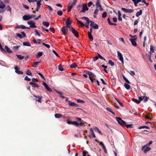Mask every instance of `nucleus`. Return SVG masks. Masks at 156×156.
Masks as SVG:
<instances>
[{
	"instance_id": "f8f14e48",
	"label": "nucleus",
	"mask_w": 156,
	"mask_h": 156,
	"mask_svg": "<svg viewBox=\"0 0 156 156\" xmlns=\"http://www.w3.org/2000/svg\"><path fill=\"white\" fill-rule=\"evenodd\" d=\"M15 72L16 73L18 74H23V73L21 71L19 70V68L17 66L15 67Z\"/></svg>"
},
{
	"instance_id": "4c0bfd02",
	"label": "nucleus",
	"mask_w": 156,
	"mask_h": 156,
	"mask_svg": "<svg viewBox=\"0 0 156 156\" xmlns=\"http://www.w3.org/2000/svg\"><path fill=\"white\" fill-rule=\"evenodd\" d=\"M94 129L95 130H96L101 135L102 134L101 131L97 127H95L94 128Z\"/></svg>"
},
{
	"instance_id": "338daca9",
	"label": "nucleus",
	"mask_w": 156,
	"mask_h": 156,
	"mask_svg": "<svg viewBox=\"0 0 156 156\" xmlns=\"http://www.w3.org/2000/svg\"><path fill=\"white\" fill-rule=\"evenodd\" d=\"M45 88L48 90L50 92H51L52 91L51 89L48 87V86L46 87Z\"/></svg>"
},
{
	"instance_id": "3c124183",
	"label": "nucleus",
	"mask_w": 156,
	"mask_h": 156,
	"mask_svg": "<svg viewBox=\"0 0 156 156\" xmlns=\"http://www.w3.org/2000/svg\"><path fill=\"white\" fill-rule=\"evenodd\" d=\"M55 31V29L53 28H51L50 29V32L51 33L54 34Z\"/></svg>"
},
{
	"instance_id": "f3484780",
	"label": "nucleus",
	"mask_w": 156,
	"mask_h": 156,
	"mask_svg": "<svg viewBox=\"0 0 156 156\" xmlns=\"http://www.w3.org/2000/svg\"><path fill=\"white\" fill-rule=\"evenodd\" d=\"M100 145L102 146L103 149L104 150L105 152L106 153H107V151L104 144L102 142H100Z\"/></svg>"
},
{
	"instance_id": "69168bd1",
	"label": "nucleus",
	"mask_w": 156,
	"mask_h": 156,
	"mask_svg": "<svg viewBox=\"0 0 156 156\" xmlns=\"http://www.w3.org/2000/svg\"><path fill=\"white\" fill-rule=\"evenodd\" d=\"M45 88L48 90L50 92H51L52 91L51 89L48 87V86L46 87Z\"/></svg>"
},
{
	"instance_id": "bb28decb",
	"label": "nucleus",
	"mask_w": 156,
	"mask_h": 156,
	"mask_svg": "<svg viewBox=\"0 0 156 156\" xmlns=\"http://www.w3.org/2000/svg\"><path fill=\"white\" fill-rule=\"evenodd\" d=\"M55 116L56 118H59L61 117L62 115L61 114L57 113L55 115Z\"/></svg>"
},
{
	"instance_id": "20e7f679",
	"label": "nucleus",
	"mask_w": 156,
	"mask_h": 156,
	"mask_svg": "<svg viewBox=\"0 0 156 156\" xmlns=\"http://www.w3.org/2000/svg\"><path fill=\"white\" fill-rule=\"evenodd\" d=\"M117 53L119 59L122 62V64H124L122 54L119 51H117Z\"/></svg>"
},
{
	"instance_id": "2f4dec72",
	"label": "nucleus",
	"mask_w": 156,
	"mask_h": 156,
	"mask_svg": "<svg viewBox=\"0 0 156 156\" xmlns=\"http://www.w3.org/2000/svg\"><path fill=\"white\" fill-rule=\"evenodd\" d=\"M132 101H133L134 102H135L137 104H139L140 103V102L139 100H138L137 99H136L135 98H133L132 99Z\"/></svg>"
},
{
	"instance_id": "49530a36",
	"label": "nucleus",
	"mask_w": 156,
	"mask_h": 156,
	"mask_svg": "<svg viewBox=\"0 0 156 156\" xmlns=\"http://www.w3.org/2000/svg\"><path fill=\"white\" fill-rule=\"evenodd\" d=\"M58 69L60 71H62L63 70V68H62V66L61 65H60L58 66Z\"/></svg>"
},
{
	"instance_id": "e433bc0d",
	"label": "nucleus",
	"mask_w": 156,
	"mask_h": 156,
	"mask_svg": "<svg viewBox=\"0 0 156 156\" xmlns=\"http://www.w3.org/2000/svg\"><path fill=\"white\" fill-rule=\"evenodd\" d=\"M40 63V62H34L32 66L34 67H37V65Z\"/></svg>"
},
{
	"instance_id": "c85d7f7f",
	"label": "nucleus",
	"mask_w": 156,
	"mask_h": 156,
	"mask_svg": "<svg viewBox=\"0 0 156 156\" xmlns=\"http://www.w3.org/2000/svg\"><path fill=\"white\" fill-rule=\"evenodd\" d=\"M23 44L24 46H31L30 44L28 42H23Z\"/></svg>"
},
{
	"instance_id": "f704fd0d",
	"label": "nucleus",
	"mask_w": 156,
	"mask_h": 156,
	"mask_svg": "<svg viewBox=\"0 0 156 156\" xmlns=\"http://www.w3.org/2000/svg\"><path fill=\"white\" fill-rule=\"evenodd\" d=\"M76 20H77V23L78 24H79L81 26L83 27V26H84V24L83 23H82V22H81L79 20L77 19Z\"/></svg>"
},
{
	"instance_id": "4be33fe9",
	"label": "nucleus",
	"mask_w": 156,
	"mask_h": 156,
	"mask_svg": "<svg viewBox=\"0 0 156 156\" xmlns=\"http://www.w3.org/2000/svg\"><path fill=\"white\" fill-rule=\"evenodd\" d=\"M133 2H134L135 5L136 6H137V4L140 2L141 0H132Z\"/></svg>"
},
{
	"instance_id": "473e14b6",
	"label": "nucleus",
	"mask_w": 156,
	"mask_h": 156,
	"mask_svg": "<svg viewBox=\"0 0 156 156\" xmlns=\"http://www.w3.org/2000/svg\"><path fill=\"white\" fill-rule=\"evenodd\" d=\"M6 10L7 11H9L10 13V14H11V8L9 5L7 6Z\"/></svg>"
},
{
	"instance_id": "864d4df0",
	"label": "nucleus",
	"mask_w": 156,
	"mask_h": 156,
	"mask_svg": "<svg viewBox=\"0 0 156 156\" xmlns=\"http://www.w3.org/2000/svg\"><path fill=\"white\" fill-rule=\"evenodd\" d=\"M107 13L106 12H104L103 14H102V17L103 18H105V17H106V16H107Z\"/></svg>"
},
{
	"instance_id": "5701e85b",
	"label": "nucleus",
	"mask_w": 156,
	"mask_h": 156,
	"mask_svg": "<svg viewBox=\"0 0 156 156\" xmlns=\"http://www.w3.org/2000/svg\"><path fill=\"white\" fill-rule=\"evenodd\" d=\"M5 7V5L1 1H0V8L2 9H3Z\"/></svg>"
},
{
	"instance_id": "6e6d98bb",
	"label": "nucleus",
	"mask_w": 156,
	"mask_h": 156,
	"mask_svg": "<svg viewBox=\"0 0 156 156\" xmlns=\"http://www.w3.org/2000/svg\"><path fill=\"white\" fill-rule=\"evenodd\" d=\"M144 98V96L140 97L138 98L139 100L140 101H140H142L143 100Z\"/></svg>"
},
{
	"instance_id": "7c9ffc66",
	"label": "nucleus",
	"mask_w": 156,
	"mask_h": 156,
	"mask_svg": "<svg viewBox=\"0 0 156 156\" xmlns=\"http://www.w3.org/2000/svg\"><path fill=\"white\" fill-rule=\"evenodd\" d=\"M26 74L27 75L32 76V73L29 69L27 70Z\"/></svg>"
},
{
	"instance_id": "58836bf2",
	"label": "nucleus",
	"mask_w": 156,
	"mask_h": 156,
	"mask_svg": "<svg viewBox=\"0 0 156 156\" xmlns=\"http://www.w3.org/2000/svg\"><path fill=\"white\" fill-rule=\"evenodd\" d=\"M95 5L97 8H98L101 6L99 1H98L96 2Z\"/></svg>"
},
{
	"instance_id": "0eeeda50",
	"label": "nucleus",
	"mask_w": 156,
	"mask_h": 156,
	"mask_svg": "<svg viewBox=\"0 0 156 156\" xmlns=\"http://www.w3.org/2000/svg\"><path fill=\"white\" fill-rule=\"evenodd\" d=\"M142 149L143 150L144 152L146 153L149 151L151 150V148L149 146H144L142 147Z\"/></svg>"
},
{
	"instance_id": "9d476101",
	"label": "nucleus",
	"mask_w": 156,
	"mask_h": 156,
	"mask_svg": "<svg viewBox=\"0 0 156 156\" xmlns=\"http://www.w3.org/2000/svg\"><path fill=\"white\" fill-rule=\"evenodd\" d=\"M62 31L63 34L65 35L67 34L68 32V30L65 27H63L62 29Z\"/></svg>"
},
{
	"instance_id": "c9c22d12",
	"label": "nucleus",
	"mask_w": 156,
	"mask_h": 156,
	"mask_svg": "<svg viewBox=\"0 0 156 156\" xmlns=\"http://www.w3.org/2000/svg\"><path fill=\"white\" fill-rule=\"evenodd\" d=\"M88 37L91 41H93V37L91 34L90 33H88Z\"/></svg>"
},
{
	"instance_id": "39448f33",
	"label": "nucleus",
	"mask_w": 156,
	"mask_h": 156,
	"mask_svg": "<svg viewBox=\"0 0 156 156\" xmlns=\"http://www.w3.org/2000/svg\"><path fill=\"white\" fill-rule=\"evenodd\" d=\"M27 23L30 25V27L31 28H36L37 27L35 25V23L33 21H28Z\"/></svg>"
},
{
	"instance_id": "72a5a7b5",
	"label": "nucleus",
	"mask_w": 156,
	"mask_h": 156,
	"mask_svg": "<svg viewBox=\"0 0 156 156\" xmlns=\"http://www.w3.org/2000/svg\"><path fill=\"white\" fill-rule=\"evenodd\" d=\"M124 86L127 90H129L130 88V86L128 84L125 83Z\"/></svg>"
},
{
	"instance_id": "423d86ee",
	"label": "nucleus",
	"mask_w": 156,
	"mask_h": 156,
	"mask_svg": "<svg viewBox=\"0 0 156 156\" xmlns=\"http://www.w3.org/2000/svg\"><path fill=\"white\" fill-rule=\"evenodd\" d=\"M86 73L89 75V78H93V77H95L96 76L95 75L91 72L88 71H86Z\"/></svg>"
},
{
	"instance_id": "0e129e2a",
	"label": "nucleus",
	"mask_w": 156,
	"mask_h": 156,
	"mask_svg": "<svg viewBox=\"0 0 156 156\" xmlns=\"http://www.w3.org/2000/svg\"><path fill=\"white\" fill-rule=\"evenodd\" d=\"M130 74L132 75L133 76V75H135V73L134 71H131L129 72Z\"/></svg>"
},
{
	"instance_id": "f257e3e1",
	"label": "nucleus",
	"mask_w": 156,
	"mask_h": 156,
	"mask_svg": "<svg viewBox=\"0 0 156 156\" xmlns=\"http://www.w3.org/2000/svg\"><path fill=\"white\" fill-rule=\"evenodd\" d=\"M116 119L118 123L122 126H124L126 125V122L120 118L116 117Z\"/></svg>"
},
{
	"instance_id": "774afa93",
	"label": "nucleus",
	"mask_w": 156,
	"mask_h": 156,
	"mask_svg": "<svg viewBox=\"0 0 156 156\" xmlns=\"http://www.w3.org/2000/svg\"><path fill=\"white\" fill-rule=\"evenodd\" d=\"M88 152L87 151H83V156H86V155L87 154Z\"/></svg>"
},
{
	"instance_id": "ea45409f",
	"label": "nucleus",
	"mask_w": 156,
	"mask_h": 156,
	"mask_svg": "<svg viewBox=\"0 0 156 156\" xmlns=\"http://www.w3.org/2000/svg\"><path fill=\"white\" fill-rule=\"evenodd\" d=\"M80 19L85 20L87 22L89 21V19L87 17H81Z\"/></svg>"
},
{
	"instance_id": "cd10ccee",
	"label": "nucleus",
	"mask_w": 156,
	"mask_h": 156,
	"mask_svg": "<svg viewBox=\"0 0 156 156\" xmlns=\"http://www.w3.org/2000/svg\"><path fill=\"white\" fill-rule=\"evenodd\" d=\"M42 23L44 25L47 27H48L49 26V23L48 22L44 21Z\"/></svg>"
},
{
	"instance_id": "a211bd4d",
	"label": "nucleus",
	"mask_w": 156,
	"mask_h": 156,
	"mask_svg": "<svg viewBox=\"0 0 156 156\" xmlns=\"http://www.w3.org/2000/svg\"><path fill=\"white\" fill-rule=\"evenodd\" d=\"M27 28V27H25V26L23 25H20L18 26H17L15 27V29H25Z\"/></svg>"
},
{
	"instance_id": "bf43d9fd",
	"label": "nucleus",
	"mask_w": 156,
	"mask_h": 156,
	"mask_svg": "<svg viewBox=\"0 0 156 156\" xmlns=\"http://www.w3.org/2000/svg\"><path fill=\"white\" fill-rule=\"evenodd\" d=\"M57 14L59 16H62V12L61 10L58 11L57 12Z\"/></svg>"
},
{
	"instance_id": "09e8293b",
	"label": "nucleus",
	"mask_w": 156,
	"mask_h": 156,
	"mask_svg": "<svg viewBox=\"0 0 156 156\" xmlns=\"http://www.w3.org/2000/svg\"><path fill=\"white\" fill-rule=\"evenodd\" d=\"M149 97L147 96H144V98L143 99L144 101V102H146L149 99Z\"/></svg>"
},
{
	"instance_id": "603ef678",
	"label": "nucleus",
	"mask_w": 156,
	"mask_h": 156,
	"mask_svg": "<svg viewBox=\"0 0 156 156\" xmlns=\"http://www.w3.org/2000/svg\"><path fill=\"white\" fill-rule=\"evenodd\" d=\"M0 48L1 49V51L2 52L4 53V52H6L5 50L3 48H2V46L0 43Z\"/></svg>"
},
{
	"instance_id": "c03bdc74",
	"label": "nucleus",
	"mask_w": 156,
	"mask_h": 156,
	"mask_svg": "<svg viewBox=\"0 0 156 156\" xmlns=\"http://www.w3.org/2000/svg\"><path fill=\"white\" fill-rule=\"evenodd\" d=\"M16 56L20 60H22L24 58V57L23 56H21L20 55H16Z\"/></svg>"
},
{
	"instance_id": "052dcab7",
	"label": "nucleus",
	"mask_w": 156,
	"mask_h": 156,
	"mask_svg": "<svg viewBox=\"0 0 156 156\" xmlns=\"http://www.w3.org/2000/svg\"><path fill=\"white\" fill-rule=\"evenodd\" d=\"M93 28L94 29H98V25L96 24H95L93 26Z\"/></svg>"
},
{
	"instance_id": "680f3d73",
	"label": "nucleus",
	"mask_w": 156,
	"mask_h": 156,
	"mask_svg": "<svg viewBox=\"0 0 156 156\" xmlns=\"http://www.w3.org/2000/svg\"><path fill=\"white\" fill-rule=\"evenodd\" d=\"M98 58L99 57L100 58L104 60H105V59L102 56H101L100 54H98Z\"/></svg>"
},
{
	"instance_id": "6e6552de",
	"label": "nucleus",
	"mask_w": 156,
	"mask_h": 156,
	"mask_svg": "<svg viewBox=\"0 0 156 156\" xmlns=\"http://www.w3.org/2000/svg\"><path fill=\"white\" fill-rule=\"evenodd\" d=\"M71 32L74 34L76 37H79V34L78 32L76 30H75L74 29L73 27L72 29H70L69 30Z\"/></svg>"
},
{
	"instance_id": "7ed1b4c3",
	"label": "nucleus",
	"mask_w": 156,
	"mask_h": 156,
	"mask_svg": "<svg viewBox=\"0 0 156 156\" xmlns=\"http://www.w3.org/2000/svg\"><path fill=\"white\" fill-rule=\"evenodd\" d=\"M34 15H25L23 16V19L24 20H27L35 17Z\"/></svg>"
},
{
	"instance_id": "c756f323",
	"label": "nucleus",
	"mask_w": 156,
	"mask_h": 156,
	"mask_svg": "<svg viewBox=\"0 0 156 156\" xmlns=\"http://www.w3.org/2000/svg\"><path fill=\"white\" fill-rule=\"evenodd\" d=\"M77 66V64L75 63H73L70 66V67L72 68H75V67Z\"/></svg>"
},
{
	"instance_id": "a19ab883",
	"label": "nucleus",
	"mask_w": 156,
	"mask_h": 156,
	"mask_svg": "<svg viewBox=\"0 0 156 156\" xmlns=\"http://www.w3.org/2000/svg\"><path fill=\"white\" fill-rule=\"evenodd\" d=\"M43 55V52H40L38 53L36 56L37 58H39L41 56Z\"/></svg>"
},
{
	"instance_id": "4d7b16f0",
	"label": "nucleus",
	"mask_w": 156,
	"mask_h": 156,
	"mask_svg": "<svg viewBox=\"0 0 156 156\" xmlns=\"http://www.w3.org/2000/svg\"><path fill=\"white\" fill-rule=\"evenodd\" d=\"M124 126H126L127 128H132L133 125L132 124H128L126 125H126H124Z\"/></svg>"
},
{
	"instance_id": "aec40b11",
	"label": "nucleus",
	"mask_w": 156,
	"mask_h": 156,
	"mask_svg": "<svg viewBox=\"0 0 156 156\" xmlns=\"http://www.w3.org/2000/svg\"><path fill=\"white\" fill-rule=\"evenodd\" d=\"M73 4L69 3L68 7V11L69 12L71 10L72 8H73Z\"/></svg>"
},
{
	"instance_id": "5fc2aeb1",
	"label": "nucleus",
	"mask_w": 156,
	"mask_h": 156,
	"mask_svg": "<svg viewBox=\"0 0 156 156\" xmlns=\"http://www.w3.org/2000/svg\"><path fill=\"white\" fill-rule=\"evenodd\" d=\"M106 109L108 110V111L112 113L113 115H115V114L114 112H112V110L111 109V108H106Z\"/></svg>"
},
{
	"instance_id": "8fccbe9b",
	"label": "nucleus",
	"mask_w": 156,
	"mask_h": 156,
	"mask_svg": "<svg viewBox=\"0 0 156 156\" xmlns=\"http://www.w3.org/2000/svg\"><path fill=\"white\" fill-rule=\"evenodd\" d=\"M115 99L116 100V101L118 102L119 104V105L121 107H123V104L119 101V100L117 98H115Z\"/></svg>"
},
{
	"instance_id": "ddd939ff",
	"label": "nucleus",
	"mask_w": 156,
	"mask_h": 156,
	"mask_svg": "<svg viewBox=\"0 0 156 156\" xmlns=\"http://www.w3.org/2000/svg\"><path fill=\"white\" fill-rule=\"evenodd\" d=\"M82 7H83L82 10L81 11L82 12H85V11H87L88 9V8L87 7V6L86 5H85V4L83 5Z\"/></svg>"
},
{
	"instance_id": "4468645a",
	"label": "nucleus",
	"mask_w": 156,
	"mask_h": 156,
	"mask_svg": "<svg viewBox=\"0 0 156 156\" xmlns=\"http://www.w3.org/2000/svg\"><path fill=\"white\" fill-rule=\"evenodd\" d=\"M68 102L69 105L71 106H74L76 107H77L78 106V105L77 104L74 103L73 102H72L70 101H68Z\"/></svg>"
},
{
	"instance_id": "79ce46f5",
	"label": "nucleus",
	"mask_w": 156,
	"mask_h": 156,
	"mask_svg": "<svg viewBox=\"0 0 156 156\" xmlns=\"http://www.w3.org/2000/svg\"><path fill=\"white\" fill-rule=\"evenodd\" d=\"M101 66L104 68V71L106 73H108V72L107 70L106 69L107 68V66H105L103 65H102Z\"/></svg>"
},
{
	"instance_id": "f03ea898",
	"label": "nucleus",
	"mask_w": 156,
	"mask_h": 156,
	"mask_svg": "<svg viewBox=\"0 0 156 156\" xmlns=\"http://www.w3.org/2000/svg\"><path fill=\"white\" fill-rule=\"evenodd\" d=\"M72 23V22L70 21V18H68L66 22V26L69 28V30L72 29L73 27L70 25Z\"/></svg>"
},
{
	"instance_id": "a18cd8bd",
	"label": "nucleus",
	"mask_w": 156,
	"mask_h": 156,
	"mask_svg": "<svg viewBox=\"0 0 156 156\" xmlns=\"http://www.w3.org/2000/svg\"><path fill=\"white\" fill-rule=\"evenodd\" d=\"M108 63L111 66H113L114 65V62L110 60H109Z\"/></svg>"
},
{
	"instance_id": "9b49d317",
	"label": "nucleus",
	"mask_w": 156,
	"mask_h": 156,
	"mask_svg": "<svg viewBox=\"0 0 156 156\" xmlns=\"http://www.w3.org/2000/svg\"><path fill=\"white\" fill-rule=\"evenodd\" d=\"M84 124V123L83 122H81L79 123L77 122L76 121H74L72 122V124L77 126H78L80 125H83Z\"/></svg>"
},
{
	"instance_id": "13d9d810",
	"label": "nucleus",
	"mask_w": 156,
	"mask_h": 156,
	"mask_svg": "<svg viewBox=\"0 0 156 156\" xmlns=\"http://www.w3.org/2000/svg\"><path fill=\"white\" fill-rule=\"evenodd\" d=\"M90 133L92 135H93V134H94L93 131V129L91 128L90 129Z\"/></svg>"
},
{
	"instance_id": "de8ad7c7",
	"label": "nucleus",
	"mask_w": 156,
	"mask_h": 156,
	"mask_svg": "<svg viewBox=\"0 0 156 156\" xmlns=\"http://www.w3.org/2000/svg\"><path fill=\"white\" fill-rule=\"evenodd\" d=\"M146 128V129H149V128L147 126H140L139 128V129H143V128Z\"/></svg>"
},
{
	"instance_id": "e2e57ef3",
	"label": "nucleus",
	"mask_w": 156,
	"mask_h": 156,
	"mask_svg": "<svg viewBox=\"0 0 156 156\" xmlns=\"http://www.w3.org/2000/svg\"><path fill=\"white\" fill-rule=\"evenodd\" d=\"M89 23H90V21H89L88 22H87V23H85V25H84V26H85L87 28H88Z\"/></svg>"
},
{
	"instance_id": "1a4fd4ad",
	"label": "nucleus",
	"mask_w": 156,
	"mask_h": 156,
	"mask_svg": "<svg viewBox=\"0 0 156 156\" xmlns=\"http://www.w3.org/2000/svg\"><path fill=\"white\" fill-rule=\"evenodd\" d=\"M122 10L125 12L127 13H131L133 12L134 11L133 10L131 9H126L125 8H121Z\"/></svg>"
},
{
	"instance_id": "dca6fc26",
	"label": "nucleus",
	"mask_w": 156,
	"mask_h": 156,
	"mask_svg": "<svg viewBox=\"0 0 156 156\" xmlns=\"http://www.w3.org/2000/svg\"><path fill=\"white\" fill-rule=\"evenodd\" d=\"M36 2H37V4L36 11H38V10L40 8L41 5V2H40V1H38V0H37V1H36Z\"/></svg>"
},
{
	"instance_id": "2eb2a0df",
	"label": "nucleus",
	"mask_w": 156,
	"mask_h": 156,
	"mask_svg": "<svg viewBox=\"0 0 156 156\" xmlns=\"http://www.w3.org/2000/svg\"><path fill=\"white\" fill-rule=\"evenodd\" d=\"M129 40L131 41L132 45L134 46L136 45V38L134 39H129Z\"/></svg>"
},
{
	"instance_id": "393cba45",
	"label": "nucleus",
	"mask_w": 156,
	"mask_h": 156,
	"mask_svg": "<svg viewBox=\"0 0 156 156\" xmlns=\"http://www.w3.org/2000/svg\"><path fill=\"white\" fill-rule=\"evenodd\" d=\"M154 52V47L152 45H151L150 46V54H152Z\"/></svg>"
},
{
	"instance_id": "6ab92c4d",
	"label": "nucleus",
	"mask_w": 156,
	"mask_h": 156,
	"mask_svg": "<svg viewBox=\"0 0 156 156\" xmlns=\"http://www.w3.org/2000/svg\"><path fill=\"white\" fill-rule=\"evenodd\" d=\"M6 51L9 53H12V52L11 50L7 46H5V47Z\"/></svg>"
},
{
	"instance_id": "37998d69",
	"label": "nucleus",
	"mask_w": 156,
	"mask_h": 156,
	"mask_svg": "<svg viewBox=\"0 0 156 156\" xmlns=\"http://www.w3.org/2000/svg\"><path fill=\"white\" fill-rule=\"evenodd\" d=\"M122 77H123V79L125 80V81H126V82L127 83H130L129 81V80L127 78H126V77H125V76H122Z\"/></svg>"
},
{
	"instance_id": "a878e982",
	"label": "nucleus",
	"mask_w": 156,
	"mask_h": 156,
	"mask_svg": "<svg viewBox=\"0 0 156 156\" xmlns=\"http://www.w3.org/2000/svg\"><path fill=\"white\" fill-rule=\"evenodd\" d=\"M142 11L141 10H140L139 11L137 12L136 14V16L138 17L140 16L142 13Z\"/></svg>"
},
{
	"instance_id": "b1692460",
	"label": "nucleus",
	"mask_w": 156,
	"mask_h": 156,
	"mask_svg": "<svg viewBox=\"0 0 156 156\" xmlns=\"http://www.w3.org/2000/svg\"><path fill=\"white\" fill-rule=\"evenodd\" d=\"M30 84L32 85V87H38V85L36 83H34L33 82H30Z\"/></svg>"
},
{
	"instance_id": "412c9836",
	"label": "nucleus",
	"mask_w": 156,
	"mask_h": 156,
	"mask_svg": "<svg viewBox=\"0 0 156 156\" xmlns=\"http://www.w3.org/2000/svg\"><path fill=\"white\" fill-rule=\"evenodd\" d=\"M118 16V19L119 21H122V18L121 17V14L120 11H118L117 12Z\"/></svg>"
}]
</instances>
